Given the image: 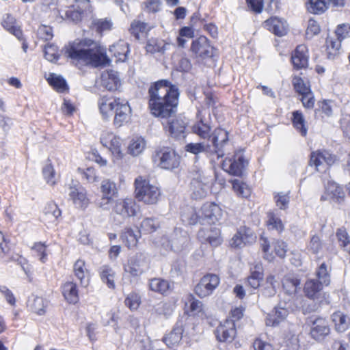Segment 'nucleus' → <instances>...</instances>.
<instances>
[{
  "mask_svg": "<svg viewBox=\"0 0 350 350\" xmlns=\"http://www.w3.org/2000/svg\"><path fill=\"white\" fill-rule=\"evenodd\" d=\"M135 198L147 204L157 203L161 195L160 189L154 185L150 184L149 180L139 176L135 180Z\"/></svg>",
  "mask_w": 350,
  "mask_h": 350,
  "instance_id": "4",
  "label": "nucleus"
},
{
  "mask_svg": "<svg viewBox=\"0 0 350 350\" xmlns=\"http://www.w3.org/2000/svg\"><path fill=\"white\" fill-rule=\"evenodd\" d=\"M44 213L52 221H55L61 215V211L54 202L48 203L44 209Z\"/></svg>",
  "mask_w": 350,
  "mask_h": 350,
  "instance_id": "51",
  "label": "nucleus"
},
{
  "mask_svg": "<svg viewBox=\"0 0 350 350\" xmlns=\"http://www.w3.org/2000/svg\"><path fill=\"white\" fill-rule=\"evenodd\" d=\"M158 226V223L154 219L146 218L141 224V230L144 233H150L155 231Z\"/></svg>",
  "mask_w": 350,
  "mask_h": 350,
  "instance_id": "64",
  "label": "nucleus"
},
{
  "mask_svg": "<svg viewBox=\"0 0 350 350\" xmlns=\"http://www.w3.org/2000/svg\"><path fill=\"white\" fill-rule=\"evenodd\" d=\"M318 282L323 286H328L330 283V275L325 262L321 264L316 271Z\"/></svg>",
  "mask_w": 350,
  "mask_h": 350,
  "instance_id": "50",
  "label": "nucleus"
},
{
  "mask_svg": "<svg viewBox=\"0 0 350 350\" xmlns=\"http://www.w3.org/2000/svg\"><path fill=\"white\" fill-rule=\"evenodd\" d=\"M255 239L253 231L245 226L241 227L230 240V245L234 247H241Z\"/></svg>",
  "mask_w": 350,
  "mask_h": 350,
  "instance_id": "19",
  "label": "nucleus"
},
{
  "mask_svg": "<svg viewBox=\"0 0 350 350\" xmlns=\"http://www.w3.org/2000/svg\"><path fill=\"white\" fill-rule=\"evenodd\" d=\"M310 6L308 8V10L314 14H321L323 13L329 5L328 1L325 0H308Z\"/></svg>",
  "mask_w": 350,
  "mask_h": 350,
  "instance_id": "48",
  "label": "nucleus"
},
{
  "mask_svg": "<svg viewBox=\"0 0 350 350\" xmlns=\"http://www.w3.org/2000/svg\"><path fill=\"white\" fill-rule=\"evenodd\" d=\"M144 257L142 254L135 255L129 260L125 271L133 276H139L144 272Z\"/></svg>",
  "mask_w": 350,
  "mask_h": 350,
  "instance_id": "26",
  "label": "nucleus"
},
{
  "mask_svg": "<svg viewBox=\"0 0 350 350\" xmlns=\"http://www.w3.org/2000/svg\"><path fill=\"white\" fill-rule=\"evenodd\" d=\"M228 142V133L221 128L215 129L212 134V143L214 147V153L217 155V158L222 157L224 155V147Z\"/></svg>",
  "mask_w": 350,
  "mask_h": 350,
  "instance_id": "18",
  "label": "nucleus"
},
{
  "mask_svg": "<svg viewBox=\"0 0 350 350\" xmlns=\"http://www.w3.org/2000/svg\"><path fill=\"white\" fill-rule=\"evenodd\" d=\"M1 25L6 31L14 35L18 40H23V32L21 27L18 25L15 17L12 14H5L3 16Z\"/></svg>",
  "mask_w": 350,
  "mask_h": 350,
  "instance_id": "24",
  "label": "nucleus"
},
{
  "mask_svg": "<svg viewBox=\"0 0 350 350\" xmlns=\"http://www.w3.org/2000/svg\"><path fill=\"white\" fill-rule=\"evenodd\" d=\"M282 288L286 295L293 297L300 289V280L297 277L288 275L282 280Z\"/></svg>",
  "mask_w": 350,
  "mask_h": 350,
  "instance_id": "27",
  "label": "nucleus"
},
{
  "mask_svg": "<svg viewBox=\"0 0 350 350\" xmlns=\"http://www.w3.org/2000/svg\"><path fill=\"white\" fill-rule=\"evenodd\" d=\"M323 286L317 279H308L304 284V292L310 299L319 301Z\"/></svg>",
  "mask_w": 350,
  "mask_h": 350,
  "instance_id": "21",
  "label": "nucleus"
},
{
  "mask_svg": "<svg viewBox=\"0 0 350 350\" xmlns=\"http://www.w3.org/2000/svg\"><path fill=\"white\" fill-rule=\"evenodd\" d=\"M62 293L65 299L70 304H76L79 301L77 285L72 282H67L62 286Z\"/></svg>",
  "mask_w": 350,
  "mask_h": 350,
  "instance_id": "33",
  "label": "nucleus"
},
{
  "mask_svg": "<svg viewBox=\"0 0 350 350\" xmlns=\"http://www.w3.org/2000/svg\"><path fill=\"white\" fill-rule=\"evenodd\" d=\"M111 152L113 157V162L117 163L124 157V154L121 150V139L118 137H116L109 144V146H106Z\"/></svg>",
  "mask_w": 350,
  "mask_h": 350,
  "instance_id": "43",
  "label": "nucleus"
},
{
  "mask_svg": "<svg viewBox=\"0 0 350 350\" xmlns=\"http://www.w3.org/2000/svg\"><path fill=\"white\" fill-rule=\"evenodd\" d=\"M191 51L197 58L205 59L213 55V49L205 36L193 40Z\"/></svg>",
  "mask_w": 350,
  "mask_h": 350,
  "instance_id": "14",
  "label": "nucleus"
},
{
  "mask_svg": "<svg viewBox=\"0 0 350 350\" xmlns=\"http://www.w3.org/2000/svg\"><path fill=\"white\" fill-rule=\"evenodd\" d=\"M186 320L187 319L184 318L179 319L172 330L163 338V340L168 347H176L180 342Z\"/></svg>",
  "mask_w": 350,
  "mask_h": 350,
  "instance_id": "15",
  "label": "nucleus"
},
{
  "mask_svg": "<svg viewBox=\"0 0 350 350\" xmlns=\"http://www.w3.org/2000/svg\"><path fill=\"white\" fill-rule=\"evenodd\" d=\"M100 275L103 282L106 283L109 288H114L115 272L107 265H103L100 268Z\"/></svg>",
  "mask_w": 350,
  "mask_h": 350,
  "instance_id": "41",
  "label": "nucleus"
},
{
  "mask_svg": "<svg viewBox=\"0 0 350 350\" xmlns=\"http://www.w3.org/2000/svg\"><path fill=\"white\" fill-rule=\"evenodd\" d=\"M152 161L157 166L170 170L177 168L180 165V157L175 151L165 148L156 150L152 154Z\"/></svg>",
  "mask_w": 350,
  "mask_h": 350,
  "instance_id": "5",
  "label": "nucleus"
},
{
  "mask_svg": "<svg viewBox=\"0 0 350 350\" xmlns=\"http://www.w3.org/2000/svg\"><path fill=\"white\" fill-rule=\"evenodd\" d=\"M198 237L202 243L207 242L213 247H217L222 242L220 230L217 228L201 229L198 233Z\"/></svg>",
  "mask_w": 350,
  "mask_h": 350,
  "instance_id": "20",
  "label": "nucleus"
},
{
  "mask_svg": "<svg viewBox=\"0 0 350 350\" xmlns=\"http://www.w3.org/2000/svg\"><path fill=\"white\" fill-rule=\"evenodd\" d=\"M47 81L59 92H64L68 89L66 81L61 76L51 73L47 78Z\"/></svg>",
  "mask_w": 350,
  "mask_h": 350,
  "instance_id": "45",
  "label": "nucleus"
},
{
  "mask_svg": "<svg viewBox=\"0 0 350 350\" xmlns=\"http://www.w3.org/2000/svg\"><path fill=\"white\" fill-rule=\"evenodd\" d=\"M46 302L42 297H36L31 304V310L38 315H43L45 313Z\"/></svg>",
  "mask_w": 350,
  "mask_h": 350,
  "instance_id": "56",
  "label": "nucleus"
},
{
  "mask_svg": "<svg viewBox=\"0 0 350 350\" xmlns=\"http://www.w3.org/2000/svg\"><path fill=\"white\" fill-rule=\"evenodd\" d=\"M145 147L146 142L144 138L140 137H135L131 141L128 147V151L131 155L136 157L144 151Z\"/></svg>",
  "mask_w": 350,
  "mask_h": 350,
  "instance_id": "42",
  "label": "nucleus"
},
{
  "mask_svg": "<svg viewBox=\"0 0 350 350\" xmlns=\"http://www.w3.org/2000/svg\"><path fill=\"white\" fill-rule=\"evenodd\" d=\"M146 50L150 53H163L165 50V44L162 40L152 38L147 42Z\"/></svg>",
  "mask_w": 350,
  "mask_h": 350,
  "instance_id": "49",
  "label": "nucleus"
},
{
  "mask_svg": "<svg viewBox=\"0 0 350 350\" xmlns=\"http://www.w3.org/2000/svg\"><path fill=\"white\" fill-rule=\"evenodd\" d=\"M150 289L161 294H167L171 291V285L168 281L161 278H153L149 282Z\"/></svg>",
  "mask_w": 350,
  "mask_h": 350,
  "instance_id": "34",
  "label": "nucleus"
},
{
  "mask_svg": "<svg viewBox=\"0 0 350 350\" xmlns=\"http://www.w3.org/2000/svg\"><path fill=\"white\" fill-rule=\"evenodd\" d=\"M274 200L276 206L280 210H286L288 207V204L290 201V197L288 196V193H277L274 195Z\"/></svg>",
  "mask_w": 350,
  "mask_h": 350,
  "instance_id": "57",
  "label": "nucleus"
},
{
  "mask_svg": "<svg viewBox=\"0 0 350 350\" xmlns=\"http://www.w3.org/2000/svg\"><path fill=\"white\" fill-rule=\"evenodd\" d=\"M57 47L53 44H47L44 46V57L49 62H55L59 59Z\"/></svg>",
  "mask_w": 350,
  "mask_h": 350,
  "instance_id": "61",
  "label": "nucleus"
},
{
  "mask_svg": "<svg viewBox=\"0 0 350 350\" xmlns=\"http://www.w3.org/2000/svg\"><path fill=\"white\" fill-rule=\"evenodd\" d=\"M42 174L47 184L54 185L56 183L55 170L51 163L46 164L43 167Z\"/></svg>",
  "mask_w": 350,
  "mask_h": 350,
  "instance_id": "60",
  "label": "nucleus"
},
{
  "mask_svg": "<svg viewBox=\"0 0 350 350\" xmlns=\"http://www.w3.org/2000/svg\"><path fill=\"white\" fill-rule=\"evenodd\" d=\"M92 26L98 33H101L104 31H110L113 27V22L109 18L94 19L92 22Z\"/></svg>",
  "mask_w": 350,
  "mask_h": 350,
  "instance_id": "46",
  "label": "nucleus"
},
{
  "mask_svg": "<svg viewBox=\"0 0 350 350\" xmlns=\"http://www.w3.org/2000/svg\"><path fill=\"white\" fill-rule=\"evenodd\" d=\"M341 41L337 37L333 38L328 36L326 39V47L327 51V57L329 59H334L338 54L340 46Z\"/></svg>",
  "mask_w": 350,
  "mask_h": 350,
  "instance_id": "38",
  "label": "nucleus"
},
{
  "mask_svg": "<svg viewBox=\"0 0 350 350\" xmlns=\"http://www.w3.org/2000/svg\"><path fill=\"white\" fill-rule=\"evenodd\" d=\"M137 204L131 198L119 199L114 202L112 210L122 218L135 216L137 212Z\"/></svg>",
  "mask_w": 350,
  "mask_h": 350,
  "instance_id": "11",
  "label": "nucleus"
},
{
  "mask_svg": "<svg viewBox=\"0 0 350 350\" xmlns=\"http://www.w3.org/2000/svg\"><path fill=\"white\" fill-rule=\"evenodd\" d=\"M100 192L103 195L114 199L118 196V189L114 181L105 178L100 183Z\"/></svg>",
  "mask_w": 350,
  "mask_h": 350,
  "instance_id": "36",
  "label": "nucleus"
},
{
  "mask_svg": "<svg viewBox=\"0 0 350 350\" xmlns=\"http://www.w3.org/2000/svg\"><path fill=\"white\" fill-rule=\"evenodd\" d=\"M65 54L77 66L98 68L110 64L106 49L98 42L88 38L75 40L66 47Z\"/></svg>",
  "mask_w": 350,
  "mask_h": 350,
  "instance_id": "2",
  "label": "nucleus"
},
{
  "mask_svg": "<svg viewBox=\"0 0 350 350\" xmlns=\"http://www.w3.org/2000/svg\"><path fill=\"white\" fill-rule=\"evenodd\" d=\"M344 197L345 193L342 187L336 183H328L325 187V196H323L322 198L339 202Z\"/></svg>",
  "mask_w": 350,
  "mask_h": 350,
  "instance_id": "28",
  "label": "nucleus"
},
{
  "mask_svg": "<svg viewBox=\"0 0 350 350\" xmlns=\"http://www.w3.org/2000/svg\"><path fill=\"white\" fill-rule=\"evenodd\" d=\"M293 124L302 136L306 135L308 129L306 126L305 119L299 111L293 112Z\"/></svg>",
  "mask_w": 350,
  "mask_h": 350,
  "instance_id": "44",
  "label": "nucleus"
},
{
  "mask_svg": "<svg viewBox=\"0 0 350 350\" xmlns=\"http://www.w3.org/2000/svg\"><path fill=\"white\" fill-rule=\"evenodd\" d=\"M236 328L234 320H226L217 326L215 334L218 340L221 342H232L236 336Z\"/></svg>",
  "mask_w": 350,
  "mask_h": 350,
  "instance_id": "16",
  "label": "nucleus"
},
{
  "mask_svg": "<svg viewBox=\"0 0 350 350\" xmlns=\"http://www.w3.org/2000/svg\"><path fill=\"white\" fill-rule=\"evenodd\" d=\"M100 113L104 119L114 115L113 124L120 127L129 120L131 109L128 102L120 98L103 96L98 102Z\"/></svg>",
  "mask_w": 350,
  "mask_h": 350,
  "instance_id": "3",
  "label": "nucleus"
},
{
  "mask_svg": "<svg viewBox=\"0 0 350 350\" xmlns=\"http://www.w3.org/2000/svg\"><path fill=\"white\" fill-rule=\"evenodd\" d=\"M292 82L295 91L300 94L306 93L310 90L308 83H305L299 77H295Z\"/></svg>",
  "mask_w": 350,
  "mask_h": 350,
  "instance_id": "63",
  "label": "nucleus"
},
{
  "mask_svg": "<svg viewBox=\"0 0 350 350\" xmlns=\"http://www.w3.org/2000/svg\"><path fill=\"white\" fill-rule=\"evenodd\" d=\"M75 3L68 7L66 10L62 11L61 17L68 21L78 23L82 18L83 10L88 7L87 0H75Z\"/></svg>",
  "mask_w": 350,
  "mask_h": 350,
  "instance_id": "13",
  "label": "nucleus"
},
{
  "mask_svg": "<svg viewBox=\"0 0 350 350\" xmlns=\"http://www.w3.org/2000/svg\"><path fill=\"white\" fill-rule=\"evenodd\" d=\"M247 164L243 156L241 153L235 154L232 158L226 159L222 163L224 170L230 174L240 176Z\"/></svg>",
  "mask_w": 350,
  "mask_h": 350,
  "instance_id": "10",
  "label": "nucleus"
},
{
  "mask_svg": "<svg viewBox=\"0 0 350 350\" xmlns=\"http://www.w3.org/2000/svg\"><path fill=\"white\" fill-rule=\"evenodd\" d=\"M336 237L340 243V246L350 254V240L345 230L341 228L338 229L336 232Z\"/></svg>",
  "mask_w": 350,
  "mask_h": 350,
  "instance_id": "55",
  "label": "nucleus"
},
{
  "mask_svg": "<svg viewBox=\"0 0 350 350\" xmlns=\"http://www.w3.org/2000/svg\"><path fill=\"white\" fill-rule=\"evenodd\" d=\"M330 334L328 321L322 317H317L311 321L310 335L314 340L321 342Z\"/></svg>",
  "mask_w": 350,
  "mask_h": 350,
  "instance_id": "8",
  "label": "nucleus"
},
{
  "mask_svg": "<svg viewBox=\"0 0 350 350\" xmlns=\"http://www.w3.org/2000/svg\"><path fill=\"white\" fill-rule=\"evenodd\" d=\"M219 284V277L213 273L204 275L196 286L195 292L200 297L211 295Z\"/></svg>",
  "mask_w": 350,
  "mask_h": 350,
  "instance_id": "9",
  "label": "nucleus"
},
{
  "mask_svg": "<svg viewBox=\"0 0 350 350\" xmlns=\"http://www.w3.org/2000/svg\"><path fill=\"white\" fill-rule=\"evenodd\" d=\"M334 161L335 157L329 152L316 151L311 153L310 165L315 166L317 172H325Z\"/></svg>",
  "mask_w": 350,
  "mask_h": 350,
  "instance_id": "7",
  "label": "nucleus"
},
{
  "mask_svg": "<svg viewBox=\"0 0 350 350\" xmlns=\"http://www.w3.org/2000/svg\"><path fill=\"white\" fill-rule=\"evenodd\" d=\"M202 213L203 215L202 220L209 224L218 222L222 217L221 208L217 204L211 202H206L202 206Z\"/></svg>",
  "mask_w": 350,
  "mask_h": 350,
  "instance_id": "17",
  "label": "nucleus"
},
{
  "mask_svg": "<svg viewBox=\"0 0 350 350\" xmlns=\"http://www.w3.org/2000/svg\"><path fill=\"white\" fill-rule=\"evenodd\" d=\"M265 27L278 36H283L287 33L286 21L278 17H273L265 21Z\"/></svg>",
  "mask_w": 350,
  "mask_h": 350,
  "instance_id": "25",
  "label": "nucleus"
},
{
  "mask_svg": "<svg viewBox=\"0 0 350 350\" xmlns=\"http://www.w3.org/2000/svg\"><path fill=\"white\" fill-rule=\"evenodd\" d=\"M150 27L148 24L137 20H134L131 24L129 31L134 35L137 39H139V33H144L149 31Z\"/></svg>",
  "mask_w": 350,
  "mask_h": 350,
  "instance_id": "54",
  "label": "nucleus"
},
{
  "mask_svg": "<svg viewBox=\"0 0 350 350\" xmlns=\"http://www.w3.org/2000/svg\"><path fill=\"white\" fill-rule=\"evenodd\" d=\"M292 310V302L289 298L288 301H280L273 310L267 314L265 323L267 326L276 327L285 321L290 311Z\"/></svg>",
  "mask_w": 350,
  "mask_h": 350,
  "instance_id": "6",
  "label": "nucleus"
},
{
  "mask_svg": "<svg viewBox=\"0 0 350 350\" xmlns=\"http://www.w3.org/2000/svg\"><path fill=\"white\" fill-rule=\"evenodd\" d=\"M262 276V272L260 270L252 271L251 275L247 278V285L253 289H257L260 286Z\"/></svg>",
  "mask_w": 350,
  "mask_h": 350,
  "instance_id": "58",
  "label": "nucleus"
},
{
  "mask_svg": "<svg viewBox=\"0 0 350 350\" xmlns=\"http://www.w3.org/2000/svg\"><path fill=\"white\" fill-rule=\"evenodd\" d=\"M189 242V238L186 232H182L180 230H176L175 237L171 241L170 249L179 252L186 247Z\"/></svg>",
  "mask_w": 350,
  "mask_h": 350,
  "instance_id": "29",
  "label": "nucleus"
},
{
  "mask_svg": "<svg viewBox=\"0 0 350 350\" xmlns=\"http://www.w3.org/2000/svg\"><path fill=\"white\" fill-rule=\"evenodd\" d=\"M208 148V146L205 145L204 143H189L185 147L187 152H191L193 154L206 152Z\"/></svg>",
  "mask_w": 350,
  "mask_h": 350,
  "instance_id": "62",
  "label": "nucleus"
},
{
  "mask_svg": "<svg viewBox=\"0 0 350 350\" xmlns=\"http://www.w3.org/2000/svg\"><path fill=\"white\" fill-rule=\"evenodd\" d=\"M99 84L109 91L116 90L120 85L118 72L114 70L104 72L100 76Z\"/></svg>",
  "mask_w": 350,
  "mask_h": 350,
  "instance_id": "22",
  "label": "nucleus"
},
{
  "mask_svg": "<svg viewBox=\"0 0 350 350\" xmlns=\"http://www.w3.org/2000/svg\"><path fill=\"white\" fill-rule=\"evenodd\" d=\"M211 126L208 124L205 123L202 120L197 122L192 126L193 133L203 139H206L211 137Z\"/></svg>",
  "mask_w": 350,
  "mask_h": 350,
  "instance_id": "40",
  "label": "nucleus"
},
{
  "mask_svg": "<svg viewBox=\"0 0 350 350\" xmlns=\"http://www.w3.org/2000/svg\"><path fill=\"white\" fill-rule=\"evenodd\" d=\"M323 247V243L321 238L317 235H313L307 245V250L313 254H318Z\"/></svg>",
  "mask_w": 350,
  "mask_h": 350,
  "instance_id": "53",
  "label": "nucleus"
},
{
  "mask_svg": "<svg viewBox=\"0 0 350 350\" xmlns=\"http://www.w3.org/2000/svg\"><path fill=\"white\" fill-rule=\"evenodd\" d=\"M68 189L69 200H71L77 208H85L89 204L85 189L79 184L73 183L70 185Z\"/></svg>",
  "mask_w": 350,
  "mask_h": 350,
  "instance_id": "12",
  "label": "nucleus"
},
{
  "mask_svg": "<svg viewBox=\"0 0 350 350\" xmlns=\"http://www.w3.org/2000/svg\"><path fill=\"white\" fill-rule=\"evenodd\" d=\"M267 224L269 229L275 230L280 233L282 232L284 228L280 217L274 211L267 213Z\"/></svg>",
  "mask_w": 350,
  "mask_h": 350,
  "instance_id": "39",
  "label": "nucleus"
},
{
  "mask_svg": "<svg viewBox=\"0 0 350 350\" xmlns=\"http://www.w3.org/2000/svg\"><path fill=\"white\" fill-rule=\"evenodd\" d=\"M232 188L238 196L243 198H247L250 194V190L247 186L239 180L232 181Z\"/></svg>",
  "mask_w": 350,
  "mask_h": 350,
  "instance_id": "59",
  "label": "nucleus"
},
{
  "mask_svg": "<svg viewBox=\"0 0 350 350\" xmlns=\"http://www.w3.org/2000/svg\"><path fill=\"white\" fill-rule=\"evenodd\" d=\"M291 61L296 69L306 68L308 64V49L306 45L301 44L297 46L292 54Z\"/></svg>",
  "mask_w": 350,
  "mask_h": 350,
  "instance_id": "23",
  "label": "nucleus"
},
{
  "mask_svg": "<svg viewBox=\"0 0 350 350\" xmlns=\"http://www.w3.org/2000/svg\"><path fill=\"white\" fill-rule=\"evenodd\" d=\"M74 273L75 276L80 281L82 286L86 287L89 284L88 271L85 267V262L82 260H77L74 265Z\"/></svg>",
  "mask_w": 350,
  "mask_h": 350,
  "instance_id": "31",
  "label": "nucleus"
},
{
  "mask_svg": "<svg viewBox=\"0 0 350 350\" xmlns=\"http://www.w3.org/2000/svg\"><path fill=\"white\" fill-rule=\"evenodd\" d=\"M278 282L273 275H269L266 278L265 286L262 288V294L266 297H273L275 295Z\"/></svg>",
  "mask_w": 350,
  "mask_h": 350,
  "instance_id": "47",
  "label": "nucleus"
},
{
  "mask_svg": "<svg viewBox=\"0 0 350 350\" xmlns=\"http://www.w3.org/2000/svg\"><path fill=\"white\" fill-rule=\"evenodd\" d=\"M139 237V231L137 230L135 232L131 228H125L121 234V239L122 241L129 248L136 246Z\"/></svg>",
  "mask_w": 350,
  "mask_h": 350,
  "instance_id": "35",
  "label": "nucleus"
},
{
  "mask_svg": "<svg viewBox=\"0 0 350 350\" xmlns=\"http://www.w3.org/2000/svg\"><path fill=\"white\" fill-rule=\"evenodd\" d=\"M109 51L118 58V61L124 62L129 53V44L124 40H119L110 46Z\"/></svg>",
  "mask_w": 350,
  "mask_h": 350,
  "instance_id": "32",
  "label": "nucleus"
},
{
  "mask_svg": "<svg viewBox=\"0 0 350 350\" xmlns=\"http://www.w3.org/2000/svg\"><path fill=\"white\" fill-rule=\"evenodd\" d=\"M181 219L186 224L196 225L198 222H201L202 217L198 216L193 207L188 206L181 213Z\"/></svg>",
  "mask_w": 350,
  "mask_h": 350,
  "instance_id": "37",
  "label": "nucleus"
},
{
  "mask_svg": "<svg viewBox=\"0 0 350 350\" xmlns=\"http://www.w3.org/2000/svg\"><path fill=\"white\" fill-rule=\"evenodd\" d=\"M185 306L191 313L196 314L202 310V304L192 295H188L186 298Z\"/></svg>",
  "mask_w": 350,
  "mask_h": 350,
  "instance_id": "52",
  "label": "nucleus"
},
{
  "mask_svg": "<svg viewBox=\"0 0 350 350\" xmlns=\"http://www.w3.org/2000/svg\"><path fill=\"white\" fill-rule=\"evenodd\" d=\"M335 330L338 333L346 331L350 325V319L340 311H337L332 315Z\"/></svg>",
  "mask_w": 350,
  "mask_h": 350,
  "instance_id": "30",
  "label": "nucleus"
},
{
  "mask_svg": "<svg viewBox=\"0 0 350 350\" xmlns=\"http://www.w3.org/2000/svg\"><path fill=\"white\" fill-rule=\"evenodd\" d=\"M178 88L167 79L151 83L148 89V106L155 117L166 121L163 124L170 135L177 139L185 138L186 123L175 117L178 104Z\"/></svg>",
  "mask_w": 350,
  "mask_h": 350,
  "instance_id": "1",
  "label": "nucleus"
}]
</instances>
